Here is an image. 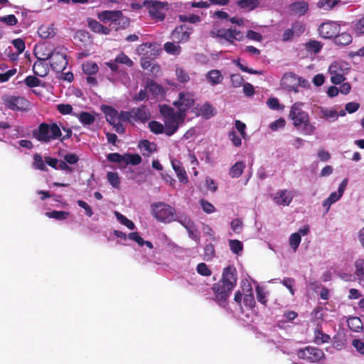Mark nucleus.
I'll return each instance as SVG.
<instances>
[{"mask_svg": "<svg viewBox=\"0 0 364 364\" xmlns=\"http://www.w3.org/2000/svg\"><path fill=\"white\" fill-rule=\"evenodd\" d=\"M304 103L301 102H294L289 113V119L292 122V125L304 135H312L316 127L314 123L311 122L309 114L303 110Z\"/></svg>", "mask_w": 364, "mask_h": 364, "instance_id": "obj_1", "label": "nucleus"}, {"mask_svg": "<svg viewBox=\"0 0 364 364\" xmlns=\"http://www.w3.org/2000/svg\"><path fill=\"white\" fill-rule=\"evenodd\" d=\"M160 112L163 116L165 124V134L168 136L173 135L178 129L180 124H182L186 117V113L183 110L176 109L168 105H161Z\"/></svg>", "mask_w": 364, "mask_h": 364, "instance_id": "obj_2", "label": "nucleus"}, {"mask_svg": "<svg viewBox=\"0 0 364 364\" xmlns=\"http://www.w3.org/2000/svg\"><path fill=\"white\" fill-rule=\"evenodd\" d=\"M33 136L41 143L48 144L61 136V130L56 123H41L32 132Z\"/></svg>", "mask_w": 364, "mask_h": 364, "instance_id": "obj_3", "label": "nucleus"}, {"mask_svg": "<svg viewBox=\"0 0 364 364\" xmlns=\"http://www.w3.org/2000/svg\"><path fill=\"white\" fill-rule=\"evenodd\" d=\"M151 212L158 221L164 223H170L176 218L175 208L164 202L151 204Z\"/></svg>", "mask_w": 364, "mask_h": 364, "instance_id": "obj_4", "label": "nucleus"}, {"mask_svg": "<svg viewBox=\"0 0 364 364\" xmlns=\"http://www.w3.org/2000/svg\"><path fill=\"white\" fill-rule=\"evenodd\" d=\"M350 65L343 60L335 61L328 67L331 82L333 85H341L346 80V75L349 73Z\"/></svg>", "mask_w": 364, "mask_h": 364, "instance_id": "obj_5", "label": "nucleus"}, {"mask_svg": "<svg viewBox=\"0 0 364 364\" xmlns=\"http://www.w3.org/2000/svg\"><path fill=\"white\" fill-rule=\"evenodd\" d=\"M296 354L299 359L309 363H318L325 358L323 350L310 346L299 348Z\"/></svg>", "mask_w": 364, "mask_h": 364, "instance_id": "obj_6", "label": "nucleus"}, {"mask_svg": "<svg viewBox=\"0 0 364 364\" xmlns=\"http://www.w3.org/2000/svg\"><path fill=\"white\" fill-rule=\"evenodd\" d=\"M105 64L111 70V73L107 76L108 80L111 82H114L117 80V77H115L114 73H121L122 69H120L118 64L132 67L133 65V61L127 55L121 52L113 60L106 62Z\"/></svg>", "mask_w": 364, "mask_h": 364, "instance_id": "obj_7", "label": "nucleus"}, {"mask_svg": "<svg viewBox=\"0 0 364 364\" xmlns=\"http://www.w3.org/2000/svg\"><path fill=\"white\" fill-rule=\"evenodd\" d=\"M50 60V65L53 70L58 73L65 70L68 65L65 48L57 47L53 49Z\"/></svg>", "mask_w": 364, "mask_h": 364, "instance_id": "obj_8", "label": "nucleus"}, {"mask_svg": "<svg viewBox=\"0 0 364 364\" xmlns=\"http://www.w3.org/2000/svg\"><path fill=\"white\" fill-rule=\"evenodd\" d=\"M3 101L6 107L14 111H24L29 106V102L21 96L6 95Z\"/></svg>", "mask_w": 364, "mask_h": 364, "instance_id": "obj_9", "label": "nucleus"}, {"mask_svg": "<svg viewBox=\"0 0 364 364\" xmlns=\"http://www.w3.org/2000/svg\"><path fill=\"white\" fill-rule=\"evenodd\" d=\"M228 286L219 282L215 284L213 287V290L215 294V298L213 299L217 304L223 307H225L227 303L228 298L230 293L232 290V288H227Z\"/></svg>", "mask_w": 364, "mask_h": 364, "instance_id": "obj_10", "label": "nucleus"}, {"mask_svg": "<svg viewBox=\"0 0 364 364\" xmlns=\"http://www.w3.org/2000/svg\"><path fill=\"white\" fill-rule=\"evenodd\" d=\"M150 16L157 21H162L165 17V13L168 10L166 3L158 1H147Z\"/></svg>", "mask_w": 364, "mask_h": 364, "instance_id": "obj_11", "label": "nucleus"}, {"mask_svg": "<svg viewBox=\"0 0 364 364\" xmlns=\"http://www.w3.org/2000/svg\"><path fill=\"white\" fill-rule=\"evenodd\" d=\"M216 36L218 38L226 40L230 43H233L235 41H242L245 36L244 33L236 28H222L216 31Z\"/></svg>", "mask_w": 364, "mask_h": 364, "instance_id": "obj_12", "label": "nucleus"}, {"mask_svg": "<svg viewBox=\"0 0 364 364\" xmlns=\"http://www.w3.org/2000/svg\"><path fill=\"white\" fill-rule=\"evenodd\" d=\"M341 24L336 21L323 23L318 28L319 35L323 38H331L340 32Z\"/></svg>", "mask_w": 364, "mask_h": 364, "instance_id": "obj_13", "label": "nucleus"}, {"mask_svg": "<svg viewBox=\"0 0 364 364\" xmlns=\"http://www.w3.org/2000/svg\"><path fill=\"white\" fill-rule=\"evenodd\" d=\"M193 32V28L186 24L177 26L171 33V38L173 41L179 43H185L190 38V36Z\"/></svg>", "mask_w": 364, "mask_h": 364, "instance_id": "obj_14", "label": "nucleus"}, {"mask_svg": "<svg viewBox=\"0 0 364 364\" xmlns=\"http://www.w3.org/2000/svg\"><path fill=\"white\" fill-rule=\"evenodd\" d=\"M98 18L104 22L114 24H119L122 21L124 23V18L121 11H104L97 15Z\"/></svg>", "mask_w": 364, "mask_h": 364, "instance_id": "obj_15", "label": "nucleus"}, {"mask_svg": "<svg viewBox=\"0 0 364 364\" xmlns=\"http://www.w3.org/2000/svg\"><path fill=\"white\" fill-rule=\"evenodd\" d=\"M159 51L158 45L152 43H142L136 48V53L144 58H154Z\"/></svg>", "mask_w": 364, "mask_h": 364, "instance_id": "obj_16", "label": "nucleus"}, {"mask_svg": "<svg viewBox=\"0 0 364 364\" xmlns=\"http://www.w3.org/2000/svg\"><path fill=\"white\" fill-rule=\"evenodd\" d=\"M315 109L320 119H323L329 122H335L339 117L338 112L331 107L317 106Z\"/></svg>", "mask_w": 364, "mask_h": 364, "instance_id": "obj_17", "label": "nucleus"}, {"mask_svg": "<svg viewBox=\"0 0 364 364\" xmlns=\"http://www.w3.org/2000/svg\"><path fill=\"white\" fill-rule=\"evenodd\" d=\"M299 82L300 78L295 74L286 73L283 75L280 84L282 88L297 92Z\"/></svg>", "mask_w": 364, "mask_h": 364, "instance_id": "obj_18", "label": "nucleus"}, {"mask_svg": "<svg viewBox=\"0 0 364 364\" xmlns=\"http://www.w3.org/2000/svg\"><path fill=\"white\" fill-rule=\"evenodd\" d=\"M173 105L178 109H183V113H186V110L194 105L193 95L191 92H181L178 100Z\"/></svg>", "mask_w": 364, "mask_h": 364, "instance_id": "obj_19", "label": "nucleus"}, {"mask_svg": "<svg viewBox=\"0 0 364 364\" xmlns=\"http://www.w3.org/2000/svg\"><path fill=\"white\" fill-rule=\"evenodd\" d=\"M294 196L291 191L287 189L279 190L274 194L273 200L279 205L287 206L292 201Z\"/></svg>", "mask_w": 364, "mask_h": 364, "instance_id": "obj_20", "label": "nucleus"}, {"mask_svg": "<svg viewBox=\"0 0 364 364\" xmlns=\"http://www.w3.org/2000/svg\"><path fill=\"white\" fill-rule=\"evenodd\" d=\"M235 272V268L232 266H228L223 270V278L220 282L226 284L228 289L232 288L233 289L236 284L237 277Z\"/></svg>", "mask_w": 364, "mask_h": 364, "instance_id": "obj_21", "label": "nucleus"}, {"mask_svg": "<svg viewBox=\"0 0 364 364\" xmlns=\"http://www.w3.org/2000/svg\"><path fill=\"white\" fill-rule=\"evenodd\" d=\"M289 11L291 14L301 16L309 11V4L304 1L292 2L289 6Z\"/></svg>", "mask_w": 364, "mask_h": 364, "instance_id": "obj_22", "label": "nucleus"}, {"mask_svg": "<svg viewBox=\"0 0 364 364\" xmlns=\"http://www.w3.org/2000/svg\"><path fill=\"white\" fill-rule=\"evenodd\" d=\"M171 164L179 181L184 184L188 182V176L182 163L177 159H173L171 160Z\"/></svg>", "mask_w": 364, "mask_h": 364, "instance_id": "obj_23", "label": "nucleus"}, {"mask_svg": "<svg viewBox=\"0 0 364 364\" xmlns=\"http://www.w3.org/2000/svg\"><path fill=\"white\" fill-rule=\"evenodd\" d=\"M242 291L244 292L243 301L245 306L253 307L255 304L252 285L250 282H244L242 284Z\"/></svg>", "mask_w": 364, "mask_h": 364, "instance_id": "obj_24", "label": "nucleus"}, {"mask_svg": "<svg viewBox=\"0 0 364 364\" xmlns=\"http://www.w3.org/2000/svg\"><path fill=\"white\" fill-rule=\"evenodd\" d=\"M354 267L353 278L360 286L364 287V259H356L354 263Z\"/></svg>", "mask_w": 364, "mask_h": 364, "instance_id": "obj_25", "label": "nucleus"}, {"mask_svg": "<svg viewBox=\"0 0 364 364\" xmlns=\"http://www.w3.org/2000/svg\"><path fill=\"white\" fill-rule=\"evenodd\" d=\"M53 50L47 45H40L35 48V55L38 60L46 61L50 60L52 56Z\"/></svg>", "mask_w": 364, "mask_h": 364, "instance_id": "obj_26", "label": "nucleus"}, {"mask_svg": "<svg viewBox=\"0 0 364 364\" xmlns=\"http://www.w3.org/2000/svg\"><path fill=\"white\" fill-rule=\"evenodd\" d=\"M101 110L105 115L106 120L111 124H115L119 121V112L112 107L109 105H102Z\"/></svg>", "mask_w": 364, "mask_h": 364, "instance_id": "obj_27", "label": "nucleus"}, {"mask_svg": "<svg viewBox=\"0 0 364 364\" xmlns=\"http://www.w3.org/2000/svg\"><path fill=\"white\" fill-rule=\"evenodd\" d=\"M346 2L341 0H319L317 6L323 11H331L336 6H344Z\"/></svg>", "mask_w": 364, "mask_h": 364, "instance_id": "obj_28", "label": "nucleus"}, {"mask_svg": "<svg viewBox=\"0 0 364 364\" xmlns=\"http://www.w3.org/2000/svg\"><path fill=\"white\" fill-rule=\"evenodd\" d=\"M205 79L211 86H215L222 82L223 76L220 70H211L206 73Z\"/></svg>", "mask_w": 364, "mask_h": 364, "instance_id": "obj_29", "label": "nucleus"}, {"mask_svg": "<svg viewBox=\"0 0 364 364\" xmlns=\"http://www.w3.org/2000/svg\"><path fill=\"white\" fill-rule=\"evenodd\" d=\"M33 71L35 75L43 77L48 74L49 67L46 61L38 60L33 64Z\"/></svg>", "mask_w": 364, "mask_h": 364, "instance_id": "obj_30", "label": "nucleus"}, {"mask_svg": "<svg viewBox=\"0 0 364 364\" xmlns=\"http://www.w3.org/2000/svg\"><path fill=\"white\" fill-rule=\"evenodd\" d=\"M73 116L78 119L80 122L84 127H88L94 123L95 121V117L87 112H81L80 113H74Z\"/></svg>", "mask_w": 364, "mask_h": 364, "instance_id": "obj_31", "label": "nucleus"}, {"mask_svg": "<svg viewBox=\"0 0 364 364\" xmlns=\"http://www.w3.org/2000/svg\"><path fill=\"white\" fill-rule=\"evenodd\" d=\"M132 113L133 119L139 120L141 122H145L148 120L150 117L149 110L144 106L133 108L132 109Z\"/></svg>", "mask_w": 364, "mask_h": 364, "instance_id": "obj_32", "label": "nucleus"}, {"mask_svg": "<svg viewBox=\"0 0 364 364\" xmlns=\"http://www.w3.org/2000/svg\"><path fill=\"white\" fill-rule=\"evenodd\" d=\"M353 37L350 33L348 32H343L338 33L334 36V43L337 46H346L351 43Z\"/></svg>", "mask_w": 364, "mask_h": 364, "instance_id": "obj_33", "label": "nucleus"}, {"mask_svg": "<svg viewBox=\"0 0 364 364\" xmlns=\"http://www.w3.org/2000/svg\"><path fill=\"white\" fill-rule=\"evenodd\" d=\"M331 337L329 335L324 333L321 328L317 326L314 330V343L317 345H322L323 343H328L330 342Z\"/></svg>", "mask_w": 364, "mask_h": 364, "instance_id": "obj_34", "label": "nucleus"}, {"mask_svg": "<svg viewBox=\"0 0 364 364\" xmlns=\"http://www.w3.org/2000/svg\"><path fill=\"white\" fill-rule=\"evenodd\" d=\"M350 28L355 36H364V16L352 21Z\"/></svg>", "mask_w": 364, "mask_h": 364, "instance_id": "obj_35", "label": "nucleus"}, {"mask_svg": "<svg viewBox=\"0 0 364 364\" xmlns=\"http://www.w3.org/2000/svg\"><path fill=\"white\" fill-rule=\"evenodd\" d=\"M88 27L95 33H102V34H108L109 33V29L107 27L103 26L100 23L97 21L92 18L87 19Z\"/></svg>", "mask_w": 364, "mask_h": 364, "instance_id": "obj_36", "label": "nucleus"}, {"mask_svg": "<svg viewBox=\"0 0 364 364\" xmlns=\"http://www.w3.org/2000/svg\"><path fill=\"white\" fill-rule=\"evenodd\" d=\"M138 146L144 156L149 155L156 149V145L155 143L146 139L140 141Z\"/></svg>", "mask_w": 364, "mask_h": 364, "instance_id": "obj_37", "label": "nucleus"}, {"mask_svg": "<svg viewBox=\"0 0 364 364\" xmlns=\"http://www.w3.org/2000/svg\"><path fill=\"white\" fill-rule=\"evenodd\" d=\"M342 196H343L338 193L337 191L332 192L329 196L322 203V205L325 208L326 213H328L331 208V206L340 200Z\"/></svg>", "mask_w": 364, "mask_h": 364, "instance_id": "obj_38", "label": "nucleus"}, {"mask_svg": "<svg viewBox=\"0 0 364 364\" xmlns=\"http://www.w3.org/2000/svg\"><path fill=\"white\" fill-rule=\"evenodd\" d=\"M38 33L41 38H48L55 36V29L52 25H43L39 27Z\"/></svg>", "mask_w": 364, "mask_h": 364, "instance_id": "obj_39", "label": "nucleus"}, {"mask_svg": "<svg viewBox=\"0 0 364 364\" xmlns=\"http://www.w3.org/2000/svg\"><path fill=\"white\" fill-rule=\"evenodd\" d=\"M129 240L136 242L139 246L146 245L149 249L153 248V245L149 241L144 240L137 232H132L128 234Z\"/></svg>", "mask_w": 364, "mask_h": 364, "instance_id": "obj_40", "label": "nucleus"}, {"mask_svg": "<svg viewBox=\"0 0 364 364\" xmlns=\"http://www.w3.org/2000/svg\"><path fill=\"white\" fill-rule=\"evenodd\" d=\"M164 50L171 55H178L181 52V48L176 42H167L164 46Z\"/></svg>", "mask_w": 364, "mask_h": 364, "instance_id": "obj_41", "label": "nucleus"}, {"mask_svg": "<svg viewBox=\"0 0 364 364\" xmlns=\"http://www.w3.org/2000/svg\"><path fill=\"white\" fill-rule=\"evenodd\" d=\"M245 163L243 161L236 162L230 170V176L232 178L240 177L245 168Z\"/></svg>", "mask_w": 364, "mask_h": 364, "instance_id": "obj_42", "label": "nucleus"}, {"mask_svg": "<svg viewBox=\"0 0 364 364\" xmlns=\"http://www.w3.org/2000/svg\"><path fill=\"white\" fill-rule=\"evenodd\" d=\"M114 214L117 221L122 225L126 226L129 230H134L136 228L135 224L122 213L114 211Z\"/></svg>", "mask_w": 364, "mask_h": 364, "instance_id": "obj_43", "label": "nucleus"}, {"mask_svg": "<svg viewBox=\"0 0 364 364\" xmlns=\"http://www.w3.org/2000/svg\"><path fill=\"white\" fill-rule=\"evenodd\" d=\"M228 245L233 254L235 255H241L243 250V244L241 241L238 240H229Z\"/></svg>", "mask_w": 364, "mask_h": 364, "instance_id": "obj_44", "label": "nucleus"}, {"mask_svg": "<svg viewBox=\"0 0 364 364\" xmlns=\"http://www.w3.org/2000/svg\"><path fill=\"white\" fill-rule=\"evenodd\" d=\"M83 72L88 75H92L97 73L99 68L96 63L92 61L85 62L82 65Z\"/></svg>", "mask_w": 364, "mask_h": 364, "instance_id": "obj_45", "label": "nucleus"}, {"mask_svg": "<svg viewBox=\"0 0 364 364\" xmlns=\"http://www.w3.org/2000/svg\"><path fill=\"white\" fill-rule=\"evenodd\" d=\"M141 161V157L137 154H124V162L126 164L133 166L138 165Z\"/></svg>", "mask_w": 364, "mask_h": 364, "instance_id": "obj_46", "label": "nucleus"}, {"mask_svg": "<svg viewBox=\"0 0 364 364\" xmlns=\"http://www.w3.org/2000/svg\"><path fill=\"white\" fill-rule=\"evenodd\" d=\"M46 215L49 218H54L58 220H63L68 218L70 213L67 211L53 210L51 212H46Z\"/></svg>", "mask_w": 364, "mask_h": 364, "instance_id": "obj_47", "label": "nucleus"}, {"mask_svg": "<svg viewBox=\"0 0 364 364\" xmlns=\"http://www.w3.org/2000/svg\"><path fill=\"white\" fill-rule=\"evenodd\" d=\"M176 79L179 82L186 83L190 80V77L186 70L181 67H176L175 70Z\"/></svg>", "mask_w": 364, "mask_h": 364, "instance_id": "obj_48", "label": "nucleus"}, {"mask_svg": "<svg viewBox=\"0 0 364 364\" xmlns=\"http://www.w3.org/2000/svg\"><path fill=\"white\" fill-rule=\"evenodd\" d=\"M301 241V237H300L299 233H292L289 238V243L292 249V250L295 252Z\"/></svg>", "mask_w": 364, "mask_h": 364, "instance_id": "obj_49", "label": "nucleus"}, {"mask_svg": "<svg viewBox=\"0 0 364 364\" xmlns=\"http://www.w3.org/2000/svg\"><path fill=\"white\" fill-rule=\"evenodd\" d=\"M259 0H240L238 1V5L242 9H247L248 10H253L259 6Z\"/></svg>", "mask_w": 364, "mask_h": 364, "instance_id": "obj_50", "label": "nucleus"}, {"mask_svg": "<svg viewBox=\"0 0 364 364\" xmlns=\"http://www.w3.org/2000/svg\"><path fill=\"white\" fill-rule=\"evenodd\" d=\"M146 90L154 95H159L162 92V87L153 80L147 82Z\"/></svg>", "mask_w": 364, "mask_h": 364, "instance_id": "obj_51", "label": "nucleus"}, {"mask_svg": "<svg viewBox=\"0 0 364 364\" xmlns=\"http://www.w3.org/2000/svg\"><path fill=\"white\" fill-rule=\"evenodd\" d=\"M305 48L309 52L318 53L322 48V45L317 41H310L306 43Z\"/></svg>", "mask_w": 364, "mask_h": 364, "instance_id": "obj_52", "label": "nucleus"}, {"mask_svg": "<svg viewBox=\"0 0 364 364\" xmlns=\"http://www.w3.org/2000/svg\"><path fill=\"white\" fill-rule=\"evenodd\" d=\"M200 112L201 115L207 119L213 117L215 114L214 109L208 102H205L202 105Z\"/></svg>", "mask_w": 364, "mask_h": 364, "instance_id": "obj_53", "label": "nucleus"}, {"mask_svg": "<svg viewBox=\"0 0 364 364\" xmlns=\"http://www.w3.org/2000/svg\"><path fill=\"white\" fill-rule=\"evenodd\" d=\"M149 127L150 130L156 134H162L165 133V125L164 126L161 123L156 121H151L149 123Z\"/></svg>", "mask_w": 364, "mask_h": 364, "instance_id": "obj_54", "label": "nucleus"}, {"mask_svg": "<svg viewBox=\"0 0 364 364\" xmlns=\"http://www.w3.org/2000/svg\"><path fill=\"white\" fill-rule=\"evenodd\" d=\"M349 328L353 331L358 332L362 328L361 320L358 317H352L348 320Z\"/></svg>", "mask_w": 364, "mask_h": 364, "instance_id": "obj_55", "label": "nucleus"}, {"mask_svg": "<svg viewBox=\"0 0 364 364\" xmlns=\"http://www.w3.org/2000/svg\"><path fill=\"white\" fill-rule=\"evenodd\" d=\"M178 19L181 22H188L191 23H196L200 21V16L196 14H180Z\"/></svg>", "mask_w": 364, "mask_h": 364, "instance_id": "obj_56", "label": "nucleus"}, {"mask_svg": "<svg viewBox=\"0 0 364 364\" xmlns=\"http://www.w3.org/2000/svg\"><path fill=\"white\" fill-rule=\"evenodd\" d=\"M107 178L114 188H118L119 187L120 181L117 173L109 171L107 174Z\"/></svg>", "mask_w": 364, "mask_h": 364, "instance_id": "obj_57", "label": "nucleus"}, {"mask_svg": "<svg viewBox=\"0 0 364 364\" xmlns=\"http://www.w3.org/2000/svg\"><path fill=\"white\" fill-rule=\"evenodd\" d=\"M115 77H117V80L112 82L113 83H117L121 82L125 86H129V77L127 73L124 72V70H121V73H114Z\"/></svg>", "mask_w": 364, "mask_h": 364, "instance_id": "obj_58", "label": "nucleus"}, {"mask_svg": "<svg viewBox=\"0 0 364 364\" xmlns=\"http://www.w3.org/2000/svg\"><path fill=\"white\" fill-rule=\"evenodd\" d=\"M33 166L35 168L41 171H45L46 168V162L43 160L42 156L38 154H36L33 156Z\"/></svg>", "mask_w": 364, "mask_h": 364, "instance_id": "obj_59", "label": "nucleus"}, {"mask_svg": "<svg viewBox=\"0 0 364 364\" xmlns=\"http://www.w3.org/2000/svg\"><path fill=\"white\" fill-rule=\"evenodd\" d=\"M268 107L272 110H283L284 106L279 102L276 97H269L267 101Z\"/></svg>", "mask_w": 364, "mask_h": 364, "instance_id": "obj_60", "label": "nucleus"}, {"mask_svg": "<svg viewBox=\"0 0 364 364\" xmlns=\"http://www.w3.org/2000/svg\"><path fill=\"white\" fill-rule=\"evenodd\" d=\"M173 221H178L180 224H181L186 229L190 228V227L193 225V222L186 215H179L176 214V218Z\"/></svg>", "mask_w": 364, "mask_h": 364, "instance_id": "obj_61", "label": "nucleus"}, {"mask_svg": "<svg viewBox=\"0 0 364 364\" xmlns=\"http://www.w3.org/2000/svg\"><path fill=\"white\" fill-rule=\"evenodd\" d=\"M24 82L28 87L42 86L41 81L33 75L26 77L24 80Z\"/></svg>", "mask_w": 364, "mask_h": 364, "instance_id": "obj_62", "label": "nucleus"}, {"mask_svg": "<svg viewBox=\"0 0 364 364\" xmlns=\"http://www.w3.org/2000/svg\"><path fill=\"white\" fill-rule=\"evenodd\" d=\"M200 204L201 205V208L203 210L207 213L210 214L215 212V206L208 200L205 199H201L200 200Z\"/></svg>", "mask_w": 364, "mask_h": 364, "instance_id": "obj_63", "label": "nucleus"}, {"mask_svg": "<svg viewBox=\"0 0 364 364\" xmlns=\"http://www.w3.org/2000/svg\"><path fill=\"white\" fill-rule=\"evenodd\" d=\"M196 270L198 274L205 277L210 276L212 273L208 266L204 262L199 263L197 265Z\"/></svg>", "mask_w": 364, "mask_h": 364, "instance_id": "obj_64", "label": "nucleus"}]
</instances>
